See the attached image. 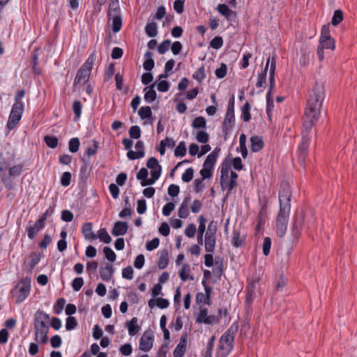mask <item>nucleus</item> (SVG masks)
Instances as JSON below:
<instances>
[{
    "label": "nucleus",
    "mask_w": 357,
    "mask_h": 357,
    "mask_svg": "<svg viewBox=\"0 0 357 357\" xmlns=\"http://www.w3.org/2000/svg\"><path fill=\"white\" fill-rule=\"evenodd\" d=\"M216 244V236L205 234L204 248L207 252H213Z\"/></svg>",
    "instance_id": "nucleus-20"
},
{
    "label": "nucleus",
    "mask_w": 357,
    "mask_h": 357,
    "mask_svg": "<svg viewBox=\"0 0 357 357\" xmlns=\"http://www.w3.org/2000/svg\"><path fill=\"white\" fill-rule=\"evenodd\" d=\"M31 260L29 262L30 271H31L35 266L39 263L41 259V254L40 252H32L30 255Z\"/></svg>",
    "instance_id": "nucleus-38"
},
{
    "label": "nucleus",
    "mask_w": 357,
    "mask_h": 357,
    "mask_svg": "<svg viewBox=\"0 0 357 357\" xmlns=\"http://www.w3.org/2000/svg\"><path fill=\"white\" fill-rule=\"evenodd\" d=\"M202 176V180H205L206 178H211L213 174V169L206 167L200 170L199 172Z\"/></svg>",
    "instance_id": "nucleus-55"
},
{
    "label": "nucleus",
    "mask_w": 357,
    "mask_h": 357,
    "mask_svg": "<svg viewBox=\"0 0 357 357\" xmlns=\"http://www.w3.org/2000/svg\"><path fill=\"white\" fill-rule=\"evenodd\" d=\"M82 108V103L79 100H77L73 102V112L75 115V117L77 119H79L81 116Z\"/></svg>",
    "instance_id": "nucleus-57"
},
{
    "label": "nucleus",
    "mask_w": 357,
    "mask_h": 357,
    "mask_svg": "<svg viewBox=\"0 0 357 357\" xmlns=\"http://www.w3.org/2000/svg\"><path fill=\"white\" fill-rule=\"evenodd\" d=\"M235 123V116L234 112H227L223 124L222 132L227 135L232 129Z\"/></svg>",
    "instance_id": "nucleus-11"
},
{
    "label": "nucleus",
    "mask_w": 357,
    "mask_h": 357,
    "mask_svg": "<svg viewBox=\"0 0 357 357\" xmlns=\"http://www.w3.org/2000/svg\"><path fill=\"white\" fill-rule=\"evenodd\" d=\"M186 146L185 142H180L174 150L176 157H183L186 154Z\"/></svg>",
    "instance_id": "nucleus-36"
},
{
    "label": "nucleus",
    "mask_w": 357,
    "mask_h": 357,
    "mask_svg": "<svg viewBox=\"0 0 357 357\" xmlns=\"http://www.w3.org/2000/svg\"><path fill=\"white\" fill-rule=\"evenodd\" d=\"M304 213L302 210L296 211L293 222V234L297 237L300 235L303 227L304 226Z\"/></svg>",
    "instance_id": "nucleus-10"
},
{
    "label": "nucleus",
    "mask_w": 357,
    "mask_h": 357,
    "mask_svg": "<svg viewBox=\"0 0 357 357\" xmlns=\"http://www.w3.org/2000/svg\"><path fill=\"white\" fill-rule=\"evenodd\" d=\"M290 211L280 209L276 218L275 226L278 236L282 238L286 233Z\"/></svg>",
    "instance_id": "nucleus-7"
},
{
    "label": "nucleus",
    "mask_w": 357,
    "mask_h": 357,
    "mask_svg": "<svg viewBox=\"0 0 357 357\" xmlns=\"http://www.w3.org/2000/svg\"><path fill=\"white\" fill-rule=\"evenodd\" d=\"M158 255L157 265L160 269H165L169 264V252L167 249H163L158 252Z\"/></svg>",
    "instance_id": "nucleus-17"
},
{
    "label": "nucleus",
    "mask_w": 357,
    "mask_h": 357,
    "mask_svg": "<svg viewBox=\"0 0 357 357\" xmlns=\"http://www.w3.org/2000/svg\"><path fill=\"white\" fill-rule=\"evenodd\" d=\"M251 150L252 152H258L261 150L264 146L262 138L259 136H252L250 138Z\"/></svg>",
    "instance_id": "nucleus-21"
},
{
    "label": "nucleus",
    "mask_w": 357,
    "mask_h": 357,
    "mask_svg": "<svg viewBox=\"0 0 357 357\" xmlns=\"http://www.w3.org/2000/svg\"><path fill=\"white\" fill-rule=\"evenodd\" d=\"M190 265L188 264H185L183 265L181 270L179 271V277L183 281H186L188 277V273L190 272Z\"/></svg>",
    "instance_id": "nucleus-52"
},
{
    "label": "nucleus",
    "mask_w": 357,
    "mask_h": 357,
    "mask_svg": "<svg viewBox=\"0 0 357 357\" xmlns=\"http://www.w3.org/2000/svg\"><path fill=\"white\" fill-rule=\"evenodd\" d=\"M291 191L287 183H282L279 190L280 209L291 211Z\"/></svg>",
    "instance_id": "nucleus-6"
},
{
    "label": "nucleus",
    "mask_w": 357,
    "mask_h": 357,
    "mask_svg": "<svg viewBox=\"0 0 357 357\" xmlns=\"http://www.w3.org/2000/svg\"><path fill=\"white\" fill-rule=\"evenodd\" d=\"M171 45V40L167 39L162 41L158 47V51L160 54H163L167 52Z\"/></svg>",
    "instance_id": "nucleus-56"
},
{
    "label": "nucleus",
    "mask_w": 357,
    "mask_h": 357,
    "mask_svg": "<svg viewBox=\"0 0 357 357\" xmlns=\"http://www.w3.org/2000/svg\"><path fill=\"white\" fill-rule=\"evenodd\" d=\"M44 142L51 149H55L58 146V139L56 136L46 135L44 137Z\"/></svg>",
    "instance_id": "nucleus-37"
},
{
    "label": "nucleus",
    "mask_w": 357,
    "mask_h": 357,
    "mask_svg": "<svg viewBox=\"0 0 357 357\" xmlns=\"http://www.w3.org/2000/svg\"><path fill=\"white\" fill-rule=\"evenodd\" d=\"M324 98L325 89L324 83L316 82L309 92V97L305 109L301 142L298 148V158L301 162H304L306 158L310 141L309 132L319 118L320 110Z\"/></svg>",
    "instance_id": "nucleus-1"
},
{
    "label": "nucleus",
    "mask_w": 357,
    "mask_h": 357,
    "mask_svg": "<svg viewBox=\"0 0 357 357\" xmlns=\"http://www.w3.org/2000/svg\"><path fill=\"white\" fill-rule=\"evenodd\" d=\"M184 0H175L174 2V9L178 13L181 14L184 10Z\"/></svg>",
    "instance_id": "nucleus-63"
},
{
    "label": "nucleus",
    "mask_w": 357,
    "mask_h": 357,
    "mask_svg": "<svg viewBox=\"0 0 357 357\" xmlns=\"http://www.w3.org/2000/svg\"><path fill=\"white\" fill-rule=\"evenodd\" d=\"M231 244L235 248L241 247L245 244L243 240L241 238L240 231L236 229L233 231Z\"/></svg>",
    "instance_id": "nucleus-26"
},
{
    "label": "nucleus",
    "mask_w": 357,
    "mask_h": 357,
    "mask_svg": "<svg viewBox=\"0 0 357 357\" xmlns=\"http://www.w3.org/2000/svg\"><path fill=\"white\" fill-rule=\"evenodd\" d=\"M222 45L223 39L221 36H215L210 42V46L215 50L220 49Z\"/></svg>",
    "instance_id": "nucleus-48"
},
{
    "label": "nucleus",
    "mask_w": 357,
    "mask_h": 357,
    "mask_svg": "<svg viewBox=\"0 0 357 357\" xmlns=\"http://www.w3.org/2000/svg\"><path fill=\"white\" fill-rule=\"evenodd\" d=\"M23 170V166L22 165H17L9 168V177L20 176Z\"/></svg>",
    "instance_id": "nucleus-51"
},
{
    "label": "nucleus",
    "mask_w": 357,
    "mask_h": 357,
    "mask_svg": "<svg viewBox=\"0 0 357 357\" xmlns=\"http://www.w3.org/2000/svg\"><path fill=\"white\" fill-rule=\"evenodd\" d=\"M103 253L105 255V258L108 261H109L110 262L115 261L116 255L115 252L109 247H105L103 248Z\"/></svg>",
    "instance_id": "nucleus-47"
},
{
    "label": "nucleus",
    "mask_w": 357,
    "mask_h": 357,
    "mask_svg": "<svg viewBox=\"0 0 357 357\" xmlns=\"http://www.w3.org/2000/svg\"><path fill=\"white\" fill-rule=\"evenodd\" d=\"M241 116L245 122H248L251 119V115L250 113V105L246 101L245 104L241 107Z\"/></svg>",
    "instance_id": "nucleus-28"
},
{
    "label": "nucleus",
    "mask_w": 357,
    "mask_h": 357,
    "mask_svg": "<svg viewBox=\"0 0 357 357\" xmlns=\"http://www.w3.org/2000/svg\"><path fill=\"white\" fill-rule=\"evenodd\" d=\"M71 180V174L69 172H65L62 174L61 177V184L64 187L70 185Z\"/></svg>",
    "instance_id": "nucleus-59"
},
{
    "label": "nucleus",
    "mask_w": 357,
    "mask_h": 357,
    "mask_svg": "<svg viewBox=\"0 0 357 357\" xmlns=\"http://www.w3.org/2000/svg\"><path fill=\"white\" fill-rule=\"evenodd\" d=\"M129 136L131 139H139L141 137V129L138 126H132L128 131Z\"/></svg>",
    "instance_id": "nucleus-45"
},
{
    "label": "nucleus",
    "mask_w": 357,
    "mask_h": 357,
    "mask_svg": "<svg viewBox=\"0 0 357 357\" xmlns=\"http://www.w3.org/2000/svg\"><path fill=\"white\" fill-rule=\"evenodd\" d=\"M80 145L79 139L77 137H74L70 139L68 143V149L71 153H76L79 150Z\"/></svg>",
    "instance_id": "nucleus-42"
},
{
    "label": "nucleus",
    "mask_w": 357,
    "mask_h": 357,
    "mask_svg": "<svg viewBox=\"0 0 357 357\" xmlns=\"http://www.w3.org/2000/svg\"><path fill=\"white\" fill-rule=\"evenodd\" d=\"M227 72V66L225 63H221L220 67L217 68L215 71V76L219 79L224 78Z\"/></svg>",
    "instance_id": "nucleus-53"
},
{
    "label": "nucleus",
    "mask_w": 357,
    "mask_h": 357,
    "mask_svg": "<svg viewBox=\"0 0 357 357\" xmlns=\"http://www.w3.org/2000/svg\"><path fill=\"white\" fill-rule=\"evenodd\" d=\"M196 139L199 143L206 144L209 139V135L206 132L199 130L196 135Z\"/></svg>",
    "instance_id": "nucleus-50"
},
{
    "label": "nucleus",
    "mask_w": 357,
    "mask_h": 357,
    "mask_svg": "<svg viewBox=\"0 0 357 357\" xmlns=\"http://www.w3.org/2000/svg\"><path fill=\"white\" fill-rule=\"evenodd\" d=\"M217 229V223L215 221L212 220L209 222L207 231L205 234L216 236Z\"/></svg>",
    "instance_id": "nucleus-62"
},
{
    "label": "nucleus",
    "mask_w": 357,
    "mask_h": 357,
    "mask_svg": "<svg viewBox=\"0 0 357 357\" xmlns=\"http://www.w3.org/2000/svg\"><path fill=\"white\" fill-rule=\"evenodd\" d=\"M155 84H152L144 94V100L147 102H153L157 98L156 91L154 90Z\"/></svg>",
    "instance_id": "nucleus-30"
},
{
    "label": "nucleus",
    "mask_w": 357,
    "mask_h": 357,
    "mask_svg": "<svg viewBox=\"0 0 357 357\" xmlns=\"http://www.w3.org/2000/svg\"><path fill=\"white\" fill-rule=\"evenodd\" d=\"M95 60L94 54H91L78 70L74 80V85L85 84L88 82L93 63Z\"/></svg>",
    "instance_id": "nucleus-4"
},
{
    "label": "nucleus",
    "mask_w": 357,
    "mask_h": 357,
    "mask_svg": "<svg viewBox=\"0 0 357 357\" xmlns=\"http://www.w3.org/2000/svg\"><path fill=\"white\" fill-rule=\"evenodd\" d=\"M274 108V102L271 96H270V92H267L266 93V114L270 121H272L271 116L272 112Z\"/></svg>",
    "instance_id": "nucleus-27"
},
{
    "label": "nucleus",
    "mask_w": 357,
    "mask_h": 357,
    "mask_svg": "<svg viewBox=\"0 0 357 357\" xmlns=\"http://www.w3.org/2000/svg\"><path fill=\"white\" fill-rule=\"evenodd\" d=\"M145 32L150 38L155 37L158 34L157 24L154 22L147 23L145 26Z\"/></svg>",
    "instance_id": "nucleus-25"
},
{
    "label": "nucleus",
    "mask_w": 357,
    "mask_h": 357,
    "mask_svg": "<svg viewBox=\"0 0 357 357\" xmlns=\"http://www.w3.org/2000/svg\"><path fill=\"white\" fill-rule=\"evenodd\" d=\"M240 148L241 155L243 158H245L248 155V150L246 147V136L245 134H241L239 139Z\"/></svg>",
    "instance_id": "nucleus-39"
},
{
    "label": "nucleus",
    "mask_w": 357,
    "mask_h": 357,
    "mask_svg": "<svg viewBox=\"0 0 357 357\" xmlns=\"http://www.w3.org/2000/svg\"><path fill=\"white\" fill-rule=\"evenodd\" d=\"M194 176V169L192 167L188 168L182 175V180L185 183H188L192 180Z\"/></svg>",
    "instance_id": "nucleus-54"
},
{
    "label": "nucleus",
    "mask_w": 357,
    "mask_h": 357,
    "mask_svg": "<svg viewBox=\"0 0 357 357\" xmlns=\"http://www.w3.org/2000/svg\"><path fill=\"white\" fill-rule=\"evenodd\" d=\"M192 127L195 129L206 128V121L205 118L203 116L196 117L192 123Z\"/></svg>",
    "instance_id": "nucleus-32"
},
{
    "label": "nucleus",
    "mask_w": 357,
    "mask_h": 357,
    "mask_svg": "<svg viewBox=\"0 0 357 357\" xmlns=\"http://www.w3.org/2000/svg\"><path fill=\"white\" fill-rule=\"evenodd\" d=\"M215 341V336L213 335L208 340L206 349L203 351V357H212Z\"/></svg>",
    "instance_id": "nucleus-29"
},
{
    "label": "nucleus",
    "mask_w": 357,
    "mask_h": 357,
    "mask_svg": "<svg viewBox=\"0 0 357 357\" xmlns=\"http://www.w3.org/2000/svg\"><path fill=\"white\" fill-rule=\"evenodd\" d=\"M128 229V223L123 221H117L114 223L112 229V234L114 236H119L126 234Z\"/></svg>",
    "instance_id": "nucleus-12"
},
{
    "label": "nucleus",
    "mask_w": 357,
    "mask_h": 357,
    "mask_svg": "<svg viewBox=\"0 0 357 357\" xmlns=\"http://www.w3.org/2000/svg\"><path fill=\"white\" fill-rule=\"evenodd\" d=\"M50 320V315L41 310H38L34 314V324L37 325L47 324Z\"/></svg>",
    "instance_id": "nucleus-16"
},
{
    "label": "nucleus",
    "mask_w": 357,
    "mask_h": 357,
    "mask_svg": "<svg viewBox=\"0 0 357 357\" xmlns=\"http://www.w3.org/2000/svg\"><path fill=\"white\" fill-rule=\"evenodd\" d=\"M343 20V13L341 10H336L334 11L331 24L333 26L338 25Z\"/></svg>",
    "instance_id": "nucleus-43"
},
{
    "label": "nucleus",
    "mask_w": 357,
    "mask_h": 357,
    "mask_svg": "<svg viewBox=\"0 0 357 357\" xmlns=\"http://www.w3.org/2000/svg\"><path fill=\"white\" fill-rule=\"evenodd\" d=\"M84 285V280L82 278H76L73 280L72 287L74 291H78Z\"/></svg>",
    "instance_id": "nucleus-64"
},
{
    "label": "nucleus",
    "mask_w": 357,
    "mask_h": 357,
    "mask_svg": "<svg viewBox=\"0 0 357 357\" xmlns=\"http://www.w3.org/2000/svg\"><path fill=\"white\" fill-rule=\"evenodd\" d=\"M31 290V279L25 278L21 279L12 290L11 293L13 297L16 298V303L23 302L29 295Z\"/></svg>",
    "instance_id": "nucleus-3"
},
{
    "label": "nucleus",
    "mask_w": 357,
    "mask_h": 357,
    "mask_svg": "<svg viewBox=\"0 0 357 357\" xmlns=\"http://www.w3.org/2000/svg\"><path fill=\"white\" fill-rule=\"evenodd\" d=\"M220 151V148L216 147L210 154H208L203 164L204 167H208L213 169L214 165Z\"/></svg>",
    "instance_id": "nucleus-14"
},
{
    "label": "nucleus",
    "mask_w": 357,
    "mask_h": 357,
    "mask_svg": "<svg viewBox=\"0 0 357 357\" xmlns=\"http://www.w3.org/2000/svg\"><path fill=\"white\" fill-rule=\"evenodd\" d=\"M218 11L225 16L227 20H231V17L232 15H236V13L228 7V6L225 3L219 4L217 7Z\"/></svg>",
    "instance_id": "nucleus-22"
},
{
    "label": "nucleus",
    "mask_w": 357,
    "mask_h": 357,
    "mask_svg": "<svg viewBox=\"0 0 357 357\" xmlns=\"http://www.w3.org/2000/svg\"><path fill=\"white\" fill-rule=\"evenodd\" d=\"M138 114L142 120H144L151 118L152 111L149 106L142 107L138 111Z\"/></svg>",
    "instance_id": "nucleus-33"
},
{
    "label": "nucleus",
    "mask_w": 357,
    "mask_h": 357,
    "mask_svg": "<svg viewBox=\"0 0 357 357\" xmlns=\"http://www.w3.org/2000/svg\"><path fill=\"white\" fill-rule=\"evenodd\" d=\"M66 304V300L63 298H59L54 305V312L56 314L61 313L64 305Z\"/></svg>",
    "instance_id": "nucleus-49"
},
{
    "label": "nucleus",
    "mask_w": 357,
    "mask_h": 357,
    "mask_svg": "<svg viewBox=\"0 0 357 357\" xmlns=\"http://www.w3.org/2000/svg\"><path fill=\"white\" fill-rule=\"evenodd\" d=\"M221 320V310H218V314L217 316L215 315H208V317L204 320L199 321V324H218Z\"/></svg>",
    "instance_id": "nucleus-31"
},
{
    "label": "nucleus",
    "mask_w": 357,
    "mask_h": 357,
    "mask_svg": "<svg viewBox=\"0 0 357 357\" xmlns=\"http://www.w3.org/2000/svg\"><path fill=\"white\" fill-rule=\"evenodd\" d=\"M93 224L91 222H86L82 225V232L86 239L96 240L97 236L93 232Z\"/></svg>",
    "instance_id": "nucleus-18"
},
{
    "label": "nucleus",
    "mask_w": 357,
    "mask_h": 357,
    "mask_svg": "<svg viewBox=\"0 0 357 357\" xmlns=\"http://www.w3.org/2000/svg\"><path fill=\"white\" fill-rule=\"evenodd\" d=\"M98 236L100 240L105 243H109L112 241L111 236L108 234L105 228L100 229L98 231Z\"/></svg>",
    "instance_id": "nucleus-44"
},
{
    "label": "nucleus",
    "mask_w": 357,
    "mask_h": 357,
    "mask_svg": "<svg viewBox=\"0 0 357 357\" xmlns=\"http://www.w3.org/2000/svg\"><path fill=\"white\" fill-rule=\"evenodd\" d=\"M77 321L74 317H68L66 319V328L67 331H71L76 328Z\"/></svg>",
    "instance_id": "nucleus-58"
},
{
    "label": "nucleus",
    "mask_w": 357,
    "mask_h": 357,
    "mask_svg": "<svg viewBox=\"0 0 357 357\" xmlns=\"http://www.w3.org/2000/svg\"><path fill=\"white\" fill-rule=\"evenodd\" d=\"M112 20V30L114 33L119 32L122 26V18L121 16H115L111 18Z\"/></svg>",
    "instance_id": "nucleus-41"
},
{
    "label": "nucleus",
    "mask_w": 357,
    "mask_h": 357,
    "mask_svg": "<svg viewBox=\"0 0 357 357\" xmlns=\"http://www.w3.org/2000/svg\"><path fill=\"white\" fill-rule=\"evenodd\" d=\"M153 54L151 52H146L144 54L145 61L143 63L144 69L146 71H151L154 67V60L152 59Z\"/></svg>",
    "instance_id": "nucleus-23"
},
{
    "label": "nucleus",
    "mask_w": 357,
    "mask_h": 357,
    "mask_svg": "<svg viewBox=\"0 0 357 357\" xmlns=\"http://www.w3.org/2000/svg\"><path fill=\"white\" fill-rule=\"evenodd\" d=\"M24 109V104L14 103L6 123V127L9 130H13L19 123Z\"/></svg>",
    "instance_id": "nucleus-5"
},
{
    "label": "nucleus",
    "mask_w": 357,
    "mask_h": 357,
    "mask_svg": "<svg viewBox=\"0 0 357 357\" xmlns=\"http://www.w3.org/2000/svg\"><path fill=\"white\" fill-rule=\"evenodd\" d=\"M40 230V229H39V227L35 224L32 226L30 225V226H27L26 227L27 236H28L29 238L31 240H33L36 237V236Z\"/></svg>",
    "instance_id": "nucleus-35"
},
{
    "label": "nucleus",
    "mask_w": 357,
    "mask_h": 357,
    "mask_svg": "<svg viewBox=\"0 0 357 357\" xmlns=\"http://www.w3.org/2000/svg\"><path fill=\"white\" fill-rule=\"evenodd\" d=\"M144 155H145V152L143 150H139L137 151H132L131 149H130V150H128V151L127 153V157L130 160H132L142 158L144 157Z\"/></svg>",
    "instance_id": "nucleus-40"
},
{
    "label": "nucleus",
    "mask_w": 357,
    "mask_h": 357,
    "mask_svg": "<svg viewBox=\"0 0 357 357\" xmlns=\"http://www.w3.org/2000/svg\"><path fill=\"white\" fill-rule=\"evenodd\" d=\"M275 67H276V59H275V56H272L271 57V63L270 64V70H269V89L268 91V92H270V96H271V93L275 86Z\"/></svg>",
    "instance_id": "nucleus-15"
},
{
    "label": "nucleus",
    "mask_w": 357,
    "mask_h": 357,
    "mask_svg": "<svg viewBox=\"0 0 357 357\" xmlns=\"http://www.w3.org/2000/svg\"><path fill=\"white\" fill-rule=\"evenodd\" d=\"M153 340L152 332L151 331H145L139 340V349L145 352L149 351L153 347Z\"/></svg>",
    "instance_id": "nucleus-8"
},
{
    "label": "nucleus",
    "mask_w": 357,
    "mask_h": 357,
    "mask_svg": "<svg viewBox=\"0 0 357 357\" xmlns=\"http://www.w3.org/2000/svg\"><path fill=\"white\" fill-rule=\"evenodd\" d=\"M271 246V239L269 237H266L264 239L262 248H263V254L265 256L268 255L270 252V249Z\"/></svg>",
    "instance_id": "nucleus-60"
},
{
    "label": "nucleus",
    "mask_w": 357,
    "mask_h": 357,
    "mask_svg": "<svg viewBox=\"0 0 357 357\" xmlns=\"http://www.w3.org/2000/svg\"><path fill=\"white\" fill-rule=\"evenodd\" d=\"M238 330L237 322L233 323L219 340L217 357H227L234 346V338Z\"/></svg>",
    "instance_id": "nucleus-2"
},
{
    "label": "nucleus",
    "mask_w": 357,
    "mask_h": 357,
    "mask_svg": "<svg viewBox=\"0 0 357 357\" xmlns=\"http://www.w3.org/2000/svg\"><path fill=\"white\" fill-rule=\"evenodd\" d=\"M319 45L325 49L333 50L335 48V40L332 38L328 40L319 39Z\"/></svg>",
    "instance_id": "nucleus-46"
},
{
    "label": "nucleus",
    "mask_w": 357,
    "mask_h": 357,
    "mask_svg": "<svg viewBox=\"0 0 357 357\" xmlns=\"http://www.w3.org/2000/svg\"><path fill=\"white\" fill-rule=\"evenodd\" d=\"M137 318L133 317L130 321L126 322L128 334L131 336L135 335L141 329V327L137 324Z\"/></svg>",
    "instance_id": "nucleus-19"
},
{
    "label": "nucleus",
    "mask_w": 357,
    "mask_h": 357,
    "mask_svg": "<svg viewBox=\"0 0 357 357\" xmlns=\"http://www.w3.org/2000/svg\"><path fill=\"white\" fill-rule=\"evenodd\" d=\"M229 162L227 161L225 159L222 165H221V175H220V185H223L222 183L224 179H228L229 178Z\"/></svg>",
    "instance_id": "nucleus-24"
},
{
    "label": "nucleus",
    "mask_w": 357,
    "mask_h": 357,
    "mask_svg": "<svg viewBox=\"0 0 357 357\" xmlns=\"http://www.w3.org/2000/svg\"><path fill=\"white\" fill-rule=\"evenodd\" d=\"M206 75L205 73V68L204 66L199 68L197 70H196L192 75V78L199 83H201L206 78Z\"/></svg>",
    "instance_id": "nucleus-34"
},
{
    "label": "nucleus",
    "mask_w": 357,
    "mask_h": 357,
    "mask_svg": "<svg viewBox=\"0 0 357 357\" xmlns=\"http://www.w3.org/2000/svg\"><path fill=\"white\" fill-rule=\"evenodd\" d=\"M34 325L35 330V340L41 344H46L48 340L47 333L49 332L48 324L43 325Z\"/></svg>",
    "instance_id": "nucleus-9"
},
{
    "label": "nucleus",
    "mask_w": 357,
    "mask_h": 357,
    "mask_svg": "<svg viewBox=\"0 0 357 357\" xmlns=\"http://www.w3.org/2000/svg\"><path fill=\"white\" fill-rule=\"evenodd\" d=\"M133 272L132 266H128L122 270V277L127 280H132L133 278Z\"/></svg>",
    "instance_id": "nucleus-61"
},
{
    "label": "nucleus",
    "mask_w": 357,
    "mask_h": 357,
    "mask_svg": "<svg viewBox=\"0 0 357 357\" xmlns=\"http://www.w3.org/2000/svg\"><path fill=\"white\" fill-rule=\"evenodd\" d=\"M114 273V268L111 264H107L104 267H101L100 269V278L105 282H109L112 279Z\"/></svg>",
    "instance_id": "nucleus-13"
}]
</instances>
